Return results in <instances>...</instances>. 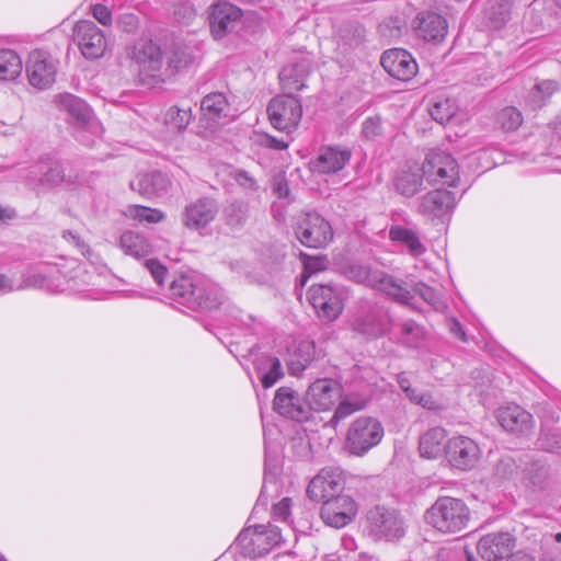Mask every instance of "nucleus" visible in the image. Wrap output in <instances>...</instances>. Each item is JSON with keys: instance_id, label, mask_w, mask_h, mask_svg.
<instances>
[{"instance_id": "obj_35", "label": "nucleus", "mask_w": 561, "mask_h": 561, "mask_svg": "<svg viewBox=\"0 0 561 561\" xmlns=\"http://www.w3.org/2000/svg\"><path fill=\"white\" fill-rule=\"evenodd\" d=\"M119 248L129 256L137 260L148 256L152 252L149 241L141 234L127 230L119 238Z\"/></svg>"}, {"instance_id": "obj_2", "label": "nucleus", "mask_w": 561, "mask_h": 561, "mask_svg": "<svg viewBox=\"0 0 561 561\" xmlns=\"http://www.w3.org/2000/svg\"><path fill=\"white\" fill-rule=\"evenodd\" d=\"M471 512L460 499L439 496L425 512L424 520L442 535H457L463 531L470 522Z\"/></svg>"}, {"instance_id": "obj_49", "label": "nucleus", "mask_w": 561, "mask_h": 561, "mask_svg": "<svg viewBox=\"0 0 561 561\" xmlns=\"http://www.w3.org/2000/svg\"><path fill=\"white\" fill-rule=\"evenodd\" d=\"M182 220L187 228L204 233L208 231V226L214 220V216L213 213H184Z\"/></svg>"}, {"instance_id": "obj_40", "label": "nucleus", "mask_w": 561, "mask_h": 561, "mask_svg": "<svg viewBox=\"0 0 561 561\" xmlns=\"http://www.w3.org/2000/svg\"><path fill=\"white\" fill-rule=\"evenodd\" d=\"M389 238L394 242L405 244L413 256H421L426 251L417 233L412 229L402 226H392L389 230Z\"/></svg>"}, {"instance_id": "obj_30", "label": "nucleus", "mask_w": 561, "mask_h": 561, "mask_svg": "<svg viewBox=\"0 0 561 561\" xmlns=\"http://www.w3.org/2000/svg\"><path fill=\"white\" fill-rule=\"evenodd\" d=\"M424 176L422 167L412 161H407L398 171L394 185L397 191L407 197L415 195L423 185Z\"/></svg>"}, {"instance_id": "obj_17", "label": "nucleus", "mask_w": 561, "mask_h": 561, "mask_svg": "<svg viewBox=\"0 0 561 561\" xmlns=\"http://www.w3.org/2000/svg\"><path fill=\"white\" fill-rule=\"evenodd\" d=\"M357 514L356 502L346 494L327 499L321 507L323 523L333 528H342L348 525Z\"/></svg>"}, {"instance_id": "obj_38", "label": "nucleus", "mask_w": 561, "mask_h": 561, "mask_svg": "<svg viewBox=\"0 0 561 561\" xmlns=\"http://www.w3.org/2000/svg\"><path fill=\"white\" fill-rule=\"evenodd\" d=\"M314 344L311 341H301L294 355L287 363L288 371L293 376H299L314 359Z\"/></svg>"}, {"instance_id": "obj_20", "label": "nucleus", "mask_w": 561, "mask_h": 561, "mask_svg": "<svg viewBox=\"0 0 561 561\" xmlns=\"http://www.w3.org/2000/svg\"><path fill=\"white\" fill-rule=\"evenodd\" d=\"M273 409L282 416L296 422H305L310 417V407L300 398L297 391L288 387L277 389Z\"/></svg>"}, {"instance_id": "obj_28", "label": "nucleus", "mask_w": 561, "mask_h": 561, "mask_svg": "<svg viewBox=\"0 0 561 561\" xmlns=\"http://www.w3.org/2000/svg\"><path fill=\"white\" fill-rule=\"evenodd\" d=\"M203 117L211 123L220 124L233 117L231 104L225 92H211L201 101Z\"/></svg>"}, {"instance_id": "obj_10", "label": "nucleus", "mask_w": 561, "mask_h": 561, "mask_svg": "<svg viewBox=\"0 0 561 561\" xmlns=\"http://www.w3.org/2000/svg\"><path fill=\"white\" fill-rule=\"evenodd\" d=\"M307 297L318 317L327 322L336 320L344 309V293L332 285H312Z\"/></svg>"}, {"instance_id": "obj_46", "label": "nucleus", "mask_w": 561, "mask_h": 561, "mask_svg": "<svg viewBox=\"0 0 561 561\" xmlns=\"http://www.w3.org/2000/svg\"><path fill=\"white\" fill-rule=\"evenodd\" d=\"M547 156L552 159V163L548 167L549 170L561 173V118L553 123L552 138Z\"/></svg>"}, {"instance_id": "obj_43", "label": "nucleus", "mask_w": 561, "mask_h": 561, "mask_svg": "<svg viewBox=\"0 0 561 561\" xmlns=\"http://www.w3.org/2000/svg\"><path fill=\"white\" fill-rule=\"evenodd\" d=\"M558 89L559 84L556 80H543L529 91V102L535 107H540Z\"/></svg>"}, {"instance_id": "obj_1", "label": "nucleus", "mask_w": 561, "mask_h": 561, "mask_svg": "<svg viewBox=\"0 0 561 561\" xmlns=\"http://www.w3.org/2000/svg\"><path fill=\"white\" fill-rule=\"evenodd\" d=\"M56 103L67 114V122L72 127L76 139L84 146H94L103 134V127L90 106L70 93L57 95Z\"/></svg>"}, {"instance_id": "obj_3", "label": "nucleus", "mask_w": 561, "mask_h": 561, "mask_svg": "<svg viewBox=\"0 0 561 561\" xmlns=\"http://www.w3.org/2000/svg\"><path fill=\"white\" fill-rule=\"evenodd\" d=\"M422 174L430 185L456 188L460 182V168L455 157L438 148L426 152L421 164Z\"/></svg>"}, {"instance_id": "obj_23", "label": "nucleus", "mask_w": 561, "mask_h": 561, "mask_svg": "<svg viewBox=\"0 0 561 561\" xmlns=\"http://www.w3.org/2000/svg\"><path fill=\"white\" fill-rule=\"evenodd\" d=\"M342 471L337 468H323L309 483L307 495L313 501H325L336 496L343 486Z\"/></svg>"}, {"instance_id": "obj_16", "label": "nucleus", "mask_w": 561, "mask_h": 561, "mask_svg": "<svg viewBox=\"0 0 561 561\" xmlns=\"http://www.w3.org/2000/svg\"><path fill=\"white\" fill-rule=\"evenodd\" d=\"M30 173L34 174V178L30 176L31 180L28 183L34 185L37 195L61 183L75 184L77 182L70 180V178L67 179L61 163L49 157L35 162L34 167L30 170Z\"/></svg>"}, {"instance_id": "obj_58", "label": "nucleus", "mask_w": 561, "mask_h": 561, "mask_svg": "<svg viewBox=\"0 0 561 561\" xmlns=\"http://www.w3.org/2000/svg\"><path fill=\"white\" fill-rule=\"evenodd\" d=\"M291 500L289 497L282 499L273 506V517L277 520L287 522L290 516Z\"/></svg>"}, {"instance_id": "obj_34", "label": "nucleus", "mask_w": 561, "mask_h": 561, "mask_svg": "<svg viewBox=\"0 0 561 561\" xmlns=\"http://www.w3.org/2000/svg\"><path fill=\"white\" fill-rule=\"evenodd\" d=\"M513 1L495 0L485 11L486 25L493 31L504 30L513 19Z\"/></svg>"}, {"instance_id": "obj_27", "label": "nucleus", "mask_w": 561, "mask_h": 561, "mask_svg": "<svg viewBox=\"0 0 561 561\" xmlns=\"http://www.w3.org/2000/svg\"><path fill=\"white\" fill-rule=\"evenodd\" d=\"M129 186L131 191L149 198L162 196L168 193L171 186V179L161 171L140 173L130 181Z\"/></svg>"}, {"instance_id": "obj_63", "label": "nucleus", "mask_w": 561, "mask_h": 561, "mask_svg": "<svg viewBox=\"0 0 561 561\" xmlns=\"http://www.w3.org/2000/svg\"><path fill=\"white\" fill-rule=\"evenodd\" d=\"M415 404H420L421 407L428 409V410H435L438 408L437 402L434 400L433 396L428 392H421L417 397V400Z\"/></svg>"}, {"instance_id": "obj_45", "label": "nucleus", "mask_w": 561, "mask_h": 561, "mask_svg": "<svg viewBox=\"0 0 561 561\" xmlns=\"http://www.w3.org/2000/svg\"><path fill=\"white\" fill-rule=\"evenodd\" d=\"M366 405H367L366 399L347 396L337 405V408L333 414V417L331 419V422L337 423L339 421L346 419L351 414L365 409Z\"/></svg>"}, {"instance_id": "obj_50", "label": "nucleus", "mask_w": 561, "mask_h": 561, "mask_svg": "<svg viewBox=\"0 0 561 561\" xmlns=\"http://www.w3.org/2000/svg\"><path fill=\"white\" fill-rule=\"evenodd\" d=\"M304 262V273L301 274V285H304L307 278L318 272L324 271L328 266V260L324 256H309L301 254Z\"/></svg>"}, {"instance_id": "obj_55", "label": "nucleus", "mask_w": 561, "mask_h": 561, "mask_svg": "<svg viewBox=\"0 0 561 561\" xmlns=\"http://www.w3.org/2000/svg\"><path fill=\"white\" fill-rule=\"evenodd\" d=\"M401 333L405 337V343L412 345L421 337L422 330L414 321L408 320L401 324Z\"/></svg>"}, {"instance_id": "obj_61", "label": "nucleus", "mask_w": 561, "mask_h": 561, "mask_svg": "<svg viewBox=\"0 0 561 561\" xmlns=\"http://www.w3.org/2000/svg\"><path fill=\"white\" fill-rule=\"evenodd\" d=\"M133 219L139 224H158L163 220V213H134Z\"/></svg>"}, {"instance_id": "obj_64", "label": "nucleus", "mask_w": 561, "mask_h": 561, "mask_svg": "<svg viewBox=\"0 0 561 561\" xmlns=\"http://www.w3.org/2000/svg\"><path fill=\"white\" fill-rule=\"evenodd\" d=\"M225 220L227 225L234 230L244 222L245 218L242 216V213H228L226 214Z\"/></svg>"}, {"instance_id": "obj_41", "label": "nucleus", "mask_w": 561, "mask_h": 561, "mask_svg": "<svg viewBox=\"0 0 561 561\" xmlns=\"http://www.w3.org/2000/svg\"><path fill=\"white\" fill-rule=\"evenodd\" d=\"M524 122L522 112L515 106L502 108L495 117L496 126L504 133L517 130Z\"/></svg>"}, {"instance_id": "obj_62", "label": "nucleus", "mask_w": 561, "mask_h": 561, "mask_svg": "<svg viewBox=\"0 0 561 561\" xmlns=\"http://www.w3.org/2000/svg\"><path fill=\"white\" fill-rule=\"evenodd\" d=\"M64 238L68 241H71L83 255H87L90 252L89 247L80 239L79 236L75 234L72 231H65Z\"/></svg>"}, {"instance_id": "obj_15", "label": "nucleus", "mask_w": 561, "mask_h": 561, "mask_svg": "<svg viewBox=\"0 0 561 561\" xmlns=\"http://www.w3.org/2000/svg\"><path fill=\"white\" fill-rule=\"evenodd\" d=\"M298 240L309 248L325 247L333 237L331 225L319 213H306L296 229Z\"/></svg>"}, {"instance_id": "obj_47", "label": "nucleus", "mask_w": 561, "mask_h": 561, "mask_svg": "<svg viewBox=\"0 0 561 561\" xmlns=\"http://www.w3.org/2000/svg\"><path fill=\"white\" fill-rule=\"evenodd\" d=\"M192 112L191 108H180L178 106L170 107L165 113L167 126L176 131L184 130L191 123Z\"/></svg>"}, {"instance_id": "obj_57", "label": "nucleus", "mask_w": 561, "mask_h": 561, "mask_svg": "<svg viewBox=\"0 0 561 561\" xmlns=\"http://www.w3.org/2000/svg\"><path fill=\"white\" fill-rule=\"evenodd\" d=\"M118 27L126 33H134L139 26V19L134 13H123L117 20Z\"/></svg>"}, {"instance_id": "obj_54", "label": "nucleus", "mask_w": 561, "mask_h": 561, "mask_svg": "<svg viewBox=\"0 0 561 561\" xmlns=\"http://www.w3.org/2000/svg\"><path fill=\"white\" fill-rule=\"evenodd\" d=\"M233 180L244 190L256 192L259 190L257 181L245 170H236L232 174Z\"/></svg>"}, {"instance_id": "obj_21", "label": "nucleus", "mask_w": 561, "mask_h": 561, "mask_svg": "<svg viewBox=\"0 0 561 561\" xmlns=\"http://www.w3.org/2000/svg\"><path fill=\"white\" fill-rule=\"evenodd\" d=\"M380 64L392 78L401 81H409L417 73V64L405 49L392 48L386 50L381 55Z\"/></svg>"}, {"instance_id": "obj_33", "label": "nucleus", "mask_w": 561, "mask_h": 561, "mask_svg": "<svg viewBox=\"0 0 561 561\" xmlns=\"http://www.w3.org/2000/svg\"><path fill=\"white\" fill-rule=\"evenodd\" d=\"M460 198L459 192L437 188L426 193L423 197V210H454Z\"/></svg>"}, {"instance_id": "obj_19", "label": "nucleus", "mask_w": 561, "mask_h": 561, "mask_svg": "<svg viewBox=\"0 0 561 561\" xmlns=\"http://www.w3.org/2000/svg\"><path fill=\"white\" fill-rule=\"evenodd\" d=\"M351 158L352 151L346 146H322L309 165L313 173L334 174L343 170Z\"/></svg>"}, {"instance_id": "obj_14", "label": "nucleus", "mask_w": 561, "mask_h": 561, "mask_svg": "<svg viewBox=\"0 0 561 561\" xmlns=\"http://www.w3.org/2000/svg\"><path fill=\"white\" fill-rule=\"evenodd\" d=\"M170 293L173 300L188 308L211 309L216 307L215 299H210L205 289L190 276H180L170 285Z\"/></svg>"}, {"instance_id": "obj_52", "label": "nucleus", "mask_w": 561, "mask_h": 561, "mask_svg": "<svg viewBox=\"0 0 561 561\" xmlns=\"http://www.w3.org/2000/svg\"><path fill=\"white\" fill-rule=\"evenodd\" d=\"M256 142L267 149L282 151L288 148L289 141L283 138H276L268 134H262L257 136Z\"/></svg>"}, {"instance_id": "obj_26", "label": "nucleus", "mask_w": 561, "mask_h": 561, "mask_svg": "<svg viewBox=\"0 0 561 561\" xmlns=\"http://www.w3.org/2000/svg\"><path fill=\"white\" fill-rule=\"evenodd\" d=\"M415 34L426 42H439L447 34L448 25L446 20L431 11L420 12L413 20Z\"/></svg>"}, {"instance_id": "obj_11", "label": "nucleus", "mask_w": 561, "mask_h": 561, "mask_svg": "<svg viewBox=\"0 0 561 561\" xmlns=\"http://www.w3.org/2000/svg\"><path fill=\"white\" fill-rule=\"evenodd\" d=\"M25 71L32 87L45 90L56 81L58 60L47 50L34 49L28 54Z\"/></svg>"}, {"instance_id": "obj_7", "label": "nucleus", "mask_w": 561, "mask_h": 561, "mask_svg": "<svg viewBox=\"0 0 561 561\" xmlns=\"http://www.w3.org/2000/svg\"><path fill=\"white\" fill-rule=\"evenodd\" d=\"M129 57L138 65V76L142 84L153 87L161 82L163 55L159 45L151 39H139L128 51Z\"/></svg>"}, {"instance_id": "obj_37", "label": "nucleus", "mask_w": 561, "mask_h": 561, "mask_svg": "<svg viewBox=\"0 0 561 561\" xmlns=\"http://www.w3.org/2000/svg\"><path fill=\"white\" fill-rule=\"evenodd\" d=\"M551 476L549 465L543 459H530L526 461L523 470V480L534 488H543Z\"/></svg>"}, {"instance_id": "obj_42", "label": "nucleus", "mask_w": 561, "mask_h": 561, "mask_svg": "<svg viewBox=\"0 0 561 561\" xmlns=\"http://www.w3.org/2000/svg\"><path fill=\"white\" fill-rule=\"evenodd\" d=\"M195 60L193 47L190 45L175 44L168 60V66L174 71H180L191 66Z\"/></svg>"}, {"instance_id": "obj_36", "label": "nucleus", "mask_w": 561, "mask_h": 561, "mask_svg": "<svg viewBox=\"0 0 561 561\" xmlns=\"http://www.w3.org/2000/svg\"><path fill=\"white\" fill-rule=\"evenodd\" d=\"M255 369L264 388L274 386L283 376V367L277 357L264 355L256 359Z\"/></svg>"}, {"instance_id": "obj_60", "label": "nucleus", "mask_w": 561, "mask_h": 561, "mask_svg": "<svg viewBox=\"0 0 561 561\" xmlns=\"http://www.w3.org/2000/svg\"><path fill=\"white\" fill-rule=\"evenodd\" d=\"M272 190L274 195L279 199H288L289 197V187L286 179L284 176H275L272 184Z\"/></svg>"}, {"instance_id": "obj_44", "label": "nucleus", "mask_w": 561, "mask_h": 561, "mask_svg": "<svg viewBox=\"0 0 561 561\" xmlns=\"http://www.w3.org/2000/svg\"><path fill=\"white\" fill-rule=\"evenodd\" d=\"M518 466L511 456H503L497 460L493 468L492 478L495 483H503L512 480L517 474Z\"/></svg>"}, {"instance_id": "obj_24", "label": "nucleus", "mask_w": 561, "mask_h": 561, "mask_svg": "<svg viewBox=\"0 0 561 561\" xmlns=\"http://www.w3.org/2000/svg\"><path fill=\"white\" fill-rule=\"evenodd\" d=\"M495 416L499 424L513 434H528L534 426L533 415L515 403L500 407Z\"/></svg>"}, {"instance_id": "obj_8", "label": "nucleus", "mask_w": 561, "mask_h": 561, "mask_svg": "<svg viewBox=\"0 0 561 561\" xmlns=\"http://www.w3.org/2000/svg\"><path fill=\"white\" fill-rule=\"evenodd\" d=\"M282 540L278 527L271 524L255 525L243 529L236 539V547L249 558L268 553Z\"/></svg>"}, {"instance_id": "obj_51", "label": "nucleus", "mask_w": 561, "mask_h": 561, "mask_svg": "<svg viewBox=\"0 0 561 561\" xmlns=\"http://www.w3.org/2000/svg\"><path fill=\"white\" fill-rule=\"evenodd\" d=\"M413 293L419 295L424 301L433 307H437L439 305V295L430 286L424 283H416L413 286Z\"/></svg>"}, {"instance_id": "obj_31", "label": "nucleus", "mask_w": 561, "mask_h": 561, "mask_svg": "<svg viewBox=\"0 0 561 561\" xmlns=\"http://www.w3.org/2000/svg\"><path fill=\"white\" fill-rule=\"evenodd\" d=\"M446 432L442 427H433L426 431L419 440L420 455L423 458L435 459L445 454Z\"/></svg>"}, {"instance_id": "obj_56", "label": "nucleus", "mask_w": 561, "mask_h": 561, "mask_svg": "<svg viewBox=\"0 0 561 561\" xmlns=\"http://www.w3.org/2000/svg\"><path fill=\"white\" fill-rule=\"evenodd\" d=\"M93 18L102 25L110 26L113 22L112 11L102 3H95L91 7Z\"/></svg>"}, {"instance_id": "obj_13", "label": "nucleus", "mask_w": 561, "mask_h": 561, "mask_svg": "<svg viewBox=\"0 0 561 561\" xmlns=\"http://www.w3.org/2000/svg\"><path fill=\"white\" fill-rule=\"evenodd\" d=\"M73 42L87 59L102 57L107 49L105 34L92 21L81 20L75 24Z\"/></svg>"}, {"instance_id": "obj_4", "label": "nucleus", "mask_w": 561, "mask_h": 561, "mask_svg": "<svg viewBox=\"0 0 561 561\" xmlns=\"http://www.w3.org/2000/svg\"><path fill=\"white\" fill-rule=\"evenodd\" d=\"M383 435V426L377 419L359 416L347 428L344 448L352 456L363 457L381 442Z\"/></svg>"}, {"instance_id": "obj_9", "label": "nucleus", "mask_w": 561, "mask_h": 561, "mask_svg": "<svg viewBox=\"0 0 561 561\" xmlns=\"http://www.w3.org/2000/svg\"><path fill=\"white\" fill-rule=\"evenodd\" d=\"M266 112L271 125L275 129L286 133L295 130L302 116L300 100L289 94L273 98Z\"/></svg>"}, {"instance_id": "obj_48", "label": "nucleus", "mask_w": 561, "mask_h": 561, "mask_svg": "<svg viewBox=\"0 0 561 561\" xmlns=\"http://www.w3.org/2000/svg\"><path fill=\"white\" fill-rule=\"evenodd\" d=\"M456 114V105L449 99H439L430 108V115L434 121L444 125Z\"/></svg>"}, {"instance_id": "obj_25", "label": "nucleus", "mask_w": 561, "mask_h": 561, "mask_svg": "<svg viewBox=\"0 0 561 561\" xmlns=\"http://www.w3.org/2000/svg\"><path fill=\"white\" fill-rule=\"evenodd\" d=\"M514 543V537L507 531L491 533L478 541L477 550L483 560L497 561L512 551Z\"/></svg>"}, {"instance_id": "obj_22", "label": "nucleus", "mask_w": 561, "mask_h": 561, "mask_svg": "<svg viewBox=\"0 0 561 561\" xmlns=\"http://www.w3.org/2000/svg\"><path fill=\"white\" fill-rule=\"evenodd\" d=\"M242 16L241 9L227 2L218 1L210 7L209 25L216 39L224 37L232 31Z\"/></svg>"}, {"instance_id": "obj_39", "label": "nucleus", "mask_w": 561, "mask_h": 561, "mask_svg": "<svg viewBox=\"0 0 561 561\" xmlns=\"http://www.w3.org/2000/svg\"><path fill=\"white\" fill-rule=\"evenodd\" d=\"M23 70L20 55L10 48H0V80L13 81Z\"/></svg>"}, {"instance_id": "obj_53", "label": "nucleus", "mask_w": 561, "mask_h": 561, "mask_svg": "<svg viewBox=\"0 0 561 561\" xmlns=\"http://www.w3.org/2000/svg\"><path fill=\"white\" fill-rule=\"evenodd\" d=\"M365 138L374 139L381 134V118L379 116L367 117L362 125Z\"/></svg>"}, {"instance_id": "obj_6", "label": "nucleus", "mask_w": 561, "mask_h": 561, "mask_svg": "<svg viewBox=\"0 0 561 561\" xmlns=\"http://www.w3.org/2000/svg\"><path fill=\"white\" fill-rule=\"evenodd\" d=\"M348 279L365 284L379 290L401 304H408L413 295L398 283L392 276L382 272H371L369 267L360 264H352L345 270Z\"/></svg>"}, {"instance_id": "obj_12", "label": "nucleus", "mask_w": 561, "mask_h": 561, "mask_svg": "<svg viewBox=\"0 0 561 561\" xmlns=\"http://www.w3.org/2000/svg\"><path fill=\"white\" fill-rule=\"evenodd\" d=\"M445 457L453 468L469 471L479 463L481 449L470 437L454 436L446 442Z\"/></svg>"}, {"instance_id": "obj_32", "label": "nucleus", "mask_w": 561, "mask_h": 561, "mask_svg": "<svg viewBox=\"0 0 561 561\" xmlns=\"http://www.w3.org/2000/svg\"><path fill=\"white\" fill-rule=\"evenodd\" d=\"M308 73L309 65L305 62L284 67L279 72V81L285 94L293 95V92L301 91L306 87Z\"/></svg>"}, {"instance_id": "obj_29", "label": "nucleus", "mask_w": 561, "mask_h": 561, "mask_svg": "<svg viewBox=\"0 0 561 561\" xmlns=\"http://www.w3.org/2000/svg\"><path fill=\"white\" fill-rule=\"evenodd\" d=\"M339 394V386L332 379H318L310 385L307 396L310 409L329 410Z\"/></svg>"}, {"instance_id": "obj_18", "label": "nucleus", "mask_w": 561, "mask_h": 561, "mask_svg": "<svg viewBox=\"0 0 561 561\" xmlns=\"http://www.w3.org/2000/svg\"><path fill=\"white\" fill-rule=\"evenodd\" d=\"M352 327L362 334L378 337L389 330V317L381 307L366 302L354 316Z\"/></svg>"}, {"instance_id": "obj_59", "label": "nucleus", "mask_w": 561, "mask_h": 561, "mask_svg": "<svg viewBox=\"0 0 561 561\" xmlns=\"http://www.w3.org/2000/svg\"><path fill=\"white\" fill-rule=\"evenodd\" d=\"M146 267L150 271L157 284L162 285L167 276V268L157 260L152 259L146 261Z\"/></svg>"}, {"instance_id": "obj_5", "label": "nucleus", "mask_w": 561, "mask_h": 561, "mask_svg": "<svg viewBox=\"0 0 561 561\" xmlns=\"http://www.w3.org/2000/svg\"><path fill=\"white\" fill-rule=\"evenodd\" d=\"M364 527L376 541L398 540L405 533L404 522L398 511L382 505H376L367 511Z\"/></svg>"}]
</instances>
